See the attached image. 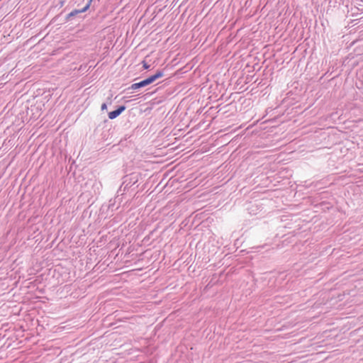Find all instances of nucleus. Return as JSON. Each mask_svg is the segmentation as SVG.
Here are the masks:
<instances>
[{"mask_svg": "<svg viewBox=\"0 0 363 363\" xmlns=\"http://www.w3.org/2000/svg\"><path fill=\"white\" fill-rule=\"evenodd\" d=\"M163 75H164V74L162 72L157 71L154 75H152L150 77H148L140 82L133 84L130 86V89L135 90V89H138L140 87H143L147 85H149L151 83L154 82L156 79L163 77Z\"/></svg>", "mask_w": 363, "mask_h": 363, "instance_id": "obj_1", "label": "nucleus"}, {"mask_svg": "<svg viewBox=\"0 0 363 363\" xmlns=\"http://www.w3.org/2000/svg\"><path fill=\"white\" fill-rule=\"evenodd\" d=\"M125 106H120L118 109L109 112L108 113V118L110 119L116 118V117H118L125 110Z\"/></svg>", "mask_w": 363, "mask_h": 363, "instance_id": "obj_2", "label": "nucleus"}, {"mask_svg": "<svg viewBox=\"0 0 363 363\" xmlns=\"http://www.w3.org/2000/svg\"><path fill=\"white\" fill-rule=\"evenodd\" d=\"M143 65L144 69H147L150 67V65H147L145 62H143Z\"/></svg>", "mask_w": 363, "mask_h": 363, "instance_id": "obj_3", "label": "nucleus"}, {"mask_svg": "<svg viewBox=\"0 0 363 363\" xmlns=\"http://www.w3.org/2000/svg\"><path fill=\"white\" fill-rule=\"evenodd\" d=\"M89 7V4L86 5V7H84L82 11H80L79 12H84L85 11L87 10V9Z\"/></svg>", "mask_w": 363, "mask_h": 363, "instance_id": "obj_4", "label": "nucleus"}, {"mask_svg": "<svg viewBox=\"0 0 363 363\" xmlns=\"http://www.w3.org/2000/svg\"><path fill=\"white\" fill-rule=\"evenodd\" d=\"M106 108V104H103L102 106H101V109L104 110Z\"/></svg>", "mask_w": 363, "mask_h": 363, "instance_id": "obj_5", "label": "nucleus"}]
</instances>
